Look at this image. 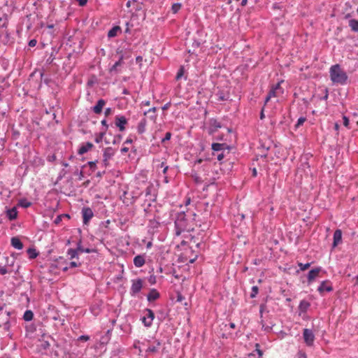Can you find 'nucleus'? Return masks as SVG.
<instances>
[{"label": "nucleus", "instance_id": "nucleus-3", "mask_svg": "<svg viewBox=\"0 0 358 358\" xmlns=\"http://www.w3.org/2000/svg\"><path fill=\"white\" fill-rule=\"evenodd\" d=\"M143 280L141 278H136L131 280V286L130 288V295L136 296L142 289Z\"/></svg>", "mask_w": 358, "mask_h": 358}, {"label": "nucleus", "instance_id": "nucleus-32", "mask_svg": "<svg viewBox=\"0 0 358 358\" xmlns=\"http://www.w3.org/2000/svg\"><path fill=\"white\" fill-rule=\"evenodd\" d=\"M180 8H181V3H173L171 6V11L173 12V13H177Z\"/></svg>", "mask_w": 358, "mask_h": 358}, {"label": "nucleus", "instance_id": "nucleus-13", "mask_svg": "<svg viewBox=\"0 0 358 358\" xmlns=\"http://www.w3.org/2000/svg\"><path fill=\"white\" fill-rule=\"evenodd\" d=\"M106 105V101L101 99L98 100L96 104L92 108V110L96 114H100L102 112L103 106Z\"/></svg>", "mask_w": 358, "mask_h": 358}, {"label": "nucleus", "instance_id": "nucleus-55", "mask_svg": "<svg viewBox=\"0 0 358 358\" xmlns=\"http://www.w3.org/2000/svg\"><path fill=\"white\" fill-rule=\"evenodd\" d=\"M297 356H298V358H307L306 353L301 352V351L299 352Z\"/></svg>", "mask_w": 358, "mask_h": 358}, {"label": "nucleus", "instance_id": "nucleus-11", "mask_svg": "<svg viewBox=\"0 0 358 358\" xmlns=\"http://www.w3.org/2000/svg\"><path fill=\"white\" fill-rule=\"evenodd\" d=\"M93 147L94 145L90 142L83 143L80 145L79 149L78 150V154L79 155H83L90 150Z\"/></svg>", "mask_w": 358, "mask_h": 358}, {"label": "nucleus", "instance_id": "nucleus-8", "mask_svg": "<svg viewBox=\"0 0 358 358\" xmlns=\"http://www.w3.org/2000/svg\"><path fill=\"white\" fill-rule=\"evenodd\" d=\"M321 267H316L315 268L311 269L307 275L308 283L311 284L319 275L320 272L321 271Z\"/></svg>", "mask_w": 358, "mask_h": 358}, {"label": "nucleus", "instance_id": "nucleus-37", "mask_svg": "<svg viewBox=\"0 0 358 358\" xmlns=\"http://www.w3.org/2000/svg\"><path fill=\"white\" fill-rule=\"evenodd\" d=\"M19 205L23 208H28L30 206L31 203L26 199H21L19 202Z\"/></svg>", "mask_w": 358, "mask_h": 358}, {"label": "nucleus", "instance_id": "nucleus-20", "mask_svg": "<svg viewBox=\"0 0 358 358\" xmlns=\"http://www.w3.org/2000/svg\"><path fill=\"white\" fill-rule=\"evenodd\" d=\"M114 155L113 149L111 147H108L103 150V158H105V161H109Z\"/></svg>", "mask_w": 358, "mask_h": 358}, {"label": "nucleus", "instance_id": "nucleus-14", "mask_svg": "<svg viewBox=\"0 0 358 358\" xmlns=\"http://www.w3.org/2000/svg\"><path fill=\"white\" fill-rule=\"evenodd\" d=\"M160 295L156 289H151L147 295V299L149 302H152L159 298Z\"/></svg>", "mask_w": 358, "mask_h": 358}, {"label": "nucleus", "instance_id": "nucleus-64", "mask_svg": "<svg viewBox=\"0 0 358 358\" xmlns=\"http://www.w3.org/2000/svg\"><path fill=\"white\" fill-rule=\"evenodd\" d=\"M169 169V166H164V167L163 168V173L164 174H166L167 171Z\"/></svg>", "mask_w": 358, "mask_h": 358}, {"label": "nucleus", "instance_id": "nucleus-23", "mask_svg": "<svg viewBox=\"0 0 358 358\" xmlns=\"http://www.w3.org/2000/svg\"><path fill=\"white\" fill-rule=\"evenodd\" d=\"M310 306V304L308 301L306 300H302L301 301L299 305V310L301 313H306L308 310Z\"/></svg>", "mask_w": 358, "mask_h": 358}, {"label": "nucleus", "instance_id": "nucleus-25", "mask_svg": "<svg viewBox=\"0 0 358 358\" xmlns=\"http://www.w3.org/2000/svg\"><path fill=\"white\" fill-rule=\"evenodd\" d=\"M349 27L351 30L355 32H358V20L355 19H350L349 20Z\"/></svg>", "mask_w": 358, "mask_h": 358}, {"label": "nucleus", "instance_id": "nucleus-5", "mask_svg": "<svg viewBox=\"0 0 358 358\" xmlns=\"http://www.w3.org/2000/svg\"><path fill=\"white\" fill-rule=\"evenodd\" d=\"M149 345L146 350L147 353H157L159 352V348L162 345V342L159 339H153L152 341H148Z\"/></svg>", "mask_w": 358, "mask_h": 358}, {"label": "nucleus", "instance_id": "nucleus-35", "mask_svg": "<svg viewBox=\"0 0 358 358\" xmlns=\"http://www.w3.org/2000/svg\"><path fill=\"white\" fill-rule=\"evenodd\" d=\"M46 27H48L50 31H48V34H51V35H57L58 31H57V29H55V25L53 24H50V25H47Z\"/></svg>", "mask_w": 358, "mask_h": 358}, {"label": "nucleus", "instance_id": "nucleus-45", "mask_svg": "<svg viewBox=\"0 0 358 358\" xmlns=\"http://www.w3.org/2000/svg\"><path fill=\"white\" fill-rule=\"evenodd\" d=\"M343 125H344L345 127H348V126H349V123H350V121H349L348 117L344 115V116L343 117Z\"/></svg>", "mask_w": 358, "mask_h": 358}, {"label": "nucleus", "instance_id": "nucleus-4", "mask_svg": "<svg viewBox=\"0 0 358 358\" xmlns=\"http://www.w3.org/2000/svg\"><path fill=\"white\" fill-rule=\"evenodd\" d=\"M144 316L141 318V321L145 327H150L155 319V313L151 309L146 308L144 310Z\"/></svg>", "mask_w": 358, "mask_h": 358}, {"label": "nucleus", "instance_id": "nucleus-30", "mask_svg": "<svg viewBox=\"0 0 358 358\" xmlns=\"http://www.w3.org/2000/svg\"><path fill=\"white\" fill-rule=\"evenodd\" d=\"M27 254L31 259H34L37 257L38 254L35 249L34 248H29L27 250Z\"/></svg>", "mask_w": 358, "mask_h": 358}, {"label": "nucleus", "instance_id": "nucleus-21", "mask_svg": "<svg viewBox=\"0 0 358 358\" xmlns=\"http://www.w3.org/2000/svg\"><path fill=\"white\" fill-rule=\"evenodd\" d=\"M147 125V120L145 118H143L138 122L137 126V131L138 134H142L145 131V128Z\"/></svg>", "mask_w": 358, "mask_h": 358}, {"label": "nucleus", "instance_id": "nucleus-2", "mask_svg": "<svg viewBox=\"0 0 358 358\" xmlns=\"http://www.w3.org/2000/svg\"><path fill=\"white\" fill-rule=\"evenodd\" d=\"M192 229L193 228L189 225L185 213L180 212L178 213L175 220L176 235L180 236L182 232L189 231Z\"/></svg>", "mask_w": 358, "mask_h": 358}, {"label": "nucleus", "instance_id": "nucleus-26", "mask_svg": "<svg viewBox=\"0 0 358 358\" xmlns=\"http://www.w3.org/2000/svg\"><path fill=\"white\" fill-rule=\"evenodd\" d=\"M78 252L77 250V248L76 249L70 248L67 251V255L71 259H73L74 258H78Z\"/></svg>", "mask_w": 358, "mask_h": 358}, {"label": "nucleus", "instance_id": "nucleus-48", "mask_svg": "<svg viewBox=\"0 0 358 358\" xmlns=\"http://www.w3.org/2000/svg\"><path fill=\"white\" fill-rule=\"evenodd\" d=\"M7 273H8V270L6 267H4V266L0 267V274L1 275H5Z\"/></svg>", "mask_w": 358, "mask_h": 358}, {"label": "nucleus", "instance_id": "nucleus-22", "mask_svg": "<svg viewBox=\"0 0 358 358\" xmlns=\"http://www.w3.org/2000/svg\"><path fill=\"white\" fill-rule=\"evenodd\" d=\"M11 245L17 250H22L23 248V244L17 237H13L11 238Z\"/></svg>", "mask_w": 358, "mask_h": 358}, {"label": "nucleus", "instance_id": "nucleus-17", "mask_svg": "<svg viewBox=\"0 0 358 358\" xmlns=\"http://www.w3.org/2000/svg\"><path fill=\"white\" fill-rule=\"evenodd\" d=\"M342 240V231L340 229H336L334 233V242L333 247H336Z\"/></svg>", "mask_w": 358, "mask_h": 358}, {"label": "nucleus", "instance_id": "nucleus-15", "mask_svg": "<svg viewBox=\"0 0 358 358\" xmlns=\"http://www.w3.org/2000/svg\"><path fill=\"white\" fill-rule=\"evenodd\" d=\"M123 59L124 57L123 55H121L118 59L109 69V72L110 73H119L118 67L120 66L123 64Z\"/></svg>", "mask_w": 358, "mask_h": 358}, {"label": "nucleus", "instance_id": "nucleus-57", "mask_svg": "<svg viewBox=\"0 0 358 358\" xmlns=\"http://www.w3.org/2000/svg\"><path fill=\"white\" fill-rule=\"evenodd\" d=\"M111 111H112V110H111V108H107L105 110V112H104L105 115H106V116L109 115L111 113Z\"/></svg>", "mask_w": 358, "mask_h": 358}, {"label": "nucleus", "instance_id": "nucleus-24", "mask_svg": "<svg viewBox=\"0 0 358 358\" xmlns=\"http://www.w3.org/2000/svg\"><path fill=\"white\" fill-rule=\"evenodd\" d=\"M7 217L10 220H15L17 216V212L15 208H10L6 212Z\"/></svg>", "mask_w": 358, "mask_h": 358}, {"label": "nucleus", "instance_id": "nucleus-59", "mask_svg": "<svg viewBox=\"0 0 358 358\" xmlns=\"http://www.w3.org/2000/svg\"><path fill=\"white\" fill-rule=\"evenodd\" d=\"M125 33H130V25L129 22L126 23V29H125Z\"/></svg>", "mask_w": 358, "mask_h": 358}, {"label": "nucleus", "instance_id": "nucleus-28", "mask_svg": "<svg viewBox=\"0 0 358 358\" xmlns=\"http://www.w3.org/2000/svg\"><path fill=\"white\" fill-rule=\"evenodd\" d=\"M63 218H66L67 220L70 219V216L68 214H61L57 216V217L54 220V223L55 224H59Z\"/></svg>", "mask_w": 358, "mask_h": 358}, {"label": "nucleus", "instance_id": "nucleus-36", "mask_svg": "<svg viewBox=\"0 0 358 358\" xmlns=\"http://www.w3.org/2000/svg\"><path fill=\"white\" fill-rule=\"evenodd\" d=\"M310 264H311L310 263H306V264H303L301 262L298 263V266L300 268V271H303L308 269L310 266Z\"/></svg>", "mask_w": 358, "mask_h": 358}, {"label": "nucleus", "instance_id": "nucleus-18", "mask_svg": "<svg viewBox=\"0 0 358 358\" xmlns=\"http://www.w3.org/2000/svg\"><path fill=\"white\" fill-rule=\"evenodd\" d=\"M122 32V29L120 26H114L113 28H111L108 32V38H113L117 36L119 34Z\"/></svg>", "mask_w": 358, "mask_h": 358}, {"label": "nucleus", "instance_id": "nucleus-49", "mask_svg": "<svg viewBox=\"0 0 358 358\" xmlns=\"http://www.w3.org/2000/svg\"><path fill=\"white\" fill-rule=\"evenodd\" d=\"M101 124L105 127V129L103 131H106V130L108 128V124H107L106 120L104 119V120H101Z\"/></svg>", "mask_w": 358, "mask_h": 358}, {"label": "nucleus", "instance_id": "nucleus-46", "mask_svg": "<svg viewBox=\"0 0 358 358\" xmlns=\"http://www.w3.org/2000/svg\"><path fill=\"white\" fill-rule=\"evenodd\" d=\"M80 265V263H78L76 262H71L69 263V267L70 268H76Z\"/></svg>", "mask_w": 358, "mask_h": 358}, {"label": "nucleus", "instance_id": "nucleus-7", "mask_svg": "<svg viewBox=\"0 0 358 358\" xmlns=\"http://www.w3.org/2000/svg\"><path fill=\"white\" fill-rule=\"evenodd\" d=\"M82 216H83V222L84 224H87L90 220L94 216V213L90 207H84L82 208Z\"/></svg>", "mask_w": 358, "mask_h": 358}, {"label": "nucleus", "instance_id": "nucleus-39", "mask_svg": "<svg viewBox=\"0 0 358 358\" xmlns=\"http://www.w3.org/2000/svg\"><path fill=\"white\" fill-rule=\"evenodd\" d=\"M172 134L171 132H166L165 136L162 139V143H164L167 141H169L171 138Z\"/></svg>", "mask_w": 358, "mask_h": 358}, {"label": "nucleus", "instance_id": "nucleus-51", "mask_svg": "<svg viewBox=\"0 0 358 358\" xmlns=\"http://www.w3.org/2000/svg\"><path fill=\"white\" fill-rule=\"evenodd\" d=\"M171 103L169 101V102L166 103V104H164V105L162 106V109L163 110H168V109L169 108V107L171 106Z\"/></svg>", "mask_w": 358, "mask_h": 358}, {"label": "nucleus", "instance_id": "nucleus-12", "mask_svg": "<svg viewBox=\"0 0 358 358\" xmlns=\"http://www.w3.org/2000/svg\"><path fill=\"white\" fill-rule=\"evenodd\" d=\"M145 263V255H138L134 258V264L136 267H142Z\"/></svg>", "mask_w": 358, "mask_h": 358}, {"label": "nucleus", "instance_id": "nucleus-34", "mask_svg": "<svg viewBox=\"0 0 358 358\" xmlns=\"http://www.w3.org/2000/svg\"><path fill=\"white\" fill-rule=\"evenodd\" d=\"M184 67L183 66H180L179 70L178 71V73L176 74V79L177 80H180V78H182L184 76Z\"/></svg>", "mask_w": 358, "mask_h": 358}, {"label": "nucleus", "instance_id": "nucleus-40", "mask_svg": "<svg viewBox=\"0 0 358 358\" xmlns=\"http://www.w3.org/2000/svg\"><path fill=\"white\" fill-rule=\"evenodd\" d=\"M88 165L90 166V168L92 170V171H94L96 168V161H92V162H88Z\"/></svg>", "mask_w": 358, "mask_h": 358}, {"label": "nucleus", "instance_id": "nucleus-41", "mask_svg": "<svg viewBox=\"0 0 358 358\" xmlns=\"http://www.w3.org/2000/svg\"><path fill=\"white\" fill-rule=\"evenodd\" d=\"M277 93L278 92L275 90V89H273V88H271V90H269L268 94L271 97H275L277 96Z\"/></svg>", "mask_w": 358, "mask_h": 358}, {"label": "nucleus", "instance_id": "nucleus-61", "mask_svg": "<svg viewBox=\"0 0 358 358\" xmlns=\"http://www.w3.org/2000/svg\"><path fill=\"white\" fill-rule=\"evenodd\" d=\"M55 159H56V156H55V155H51V156H49V157H48V160L49 162H53V161H55Z\"/></svg>", "mask_w": 358, "mask_h": 358}, {"label": "nucleus", "instance_id": "nucleus-53", "mask_svg": "<svg viewBox=\"0 0 358 358\" xmlns=\"http://www.w3.org/2000/svg\"><path fill=\"white\" fill-rule=\"evenodd\" d=\"M80 6H84L87 4V0H76Z\"/></svg>", "mask_w": 358, "mask_h": 358}, {"label": "nucleus", "instance_id": "nucleus-60", "mask_svg": "<svg viewBox=\"0 0 358 358\" xmlns=\"http://www.w3.org/2000/svg\"><path fill=\"white\" fill-rule=\"evenodd\" d=\"M142 61H143V57H141V56H137V57H136V63H139V64H141V63L142 62Z\"/></svg>", "mask_w": 358, "mask_h": 358}, {"label": "nucleus", "instance_id": "nucleus-19", "mask_svg": "<svg viewBox=\"0 0 358 358\" xmlns=\"http://www.w3.org/2000/svg\"><path fill=\"white\" fill-rule=\"evenodd\" d=\"M211 148L214 152L225 151V150L228 148L227 144L219 143H213L211 145Z\"/></svg>", "mask_w": 358, "mask_h": 358}, {"label": "nucleus", "instance_id": "nucleus-27", "mask_svg": "<svg viewBox=\"0 0 358 358\" xmlns=\"http://www.w3.org/2000/svg\"><path fill=\"white\" fill-rule=\"evenodd\" d=\"M77 250L79 253H91L92 252V250L90 248H84L81 245V241H80L77 244Z\"/></svg>", "mask_w": 358, "mask_h": 358}, {"label": "nucleus", "instance_id": "nucleus-63", "mask_svg": "<svg viewBox=\"0 0 358 358\" xmlns=\"http://www.w3.org/2000/svg\"><path fill=\"white\" fill-rule=\"evenodd\" d=\"M132 142H133L132 139H131V138H127V139L124 141V144H129V143H131Z\"/></svg>", "mask_w": 358, "mask_h": 358}, {"label": "nucleus", "instance_id": "nucleus-33", "mask_svg": "<svg viewBox=\"0 0 358 358\" xmlns=\"http://www.w3.org/2000/svg\"><path fill=\"white\" fill-rule=\"evenodd\" d=\"M259 292V288L257 286H253L252 287V289H251V292H250V298L253 299V298H255L256 296L257 295Z\"/></svg>", "mask_w": 358, "mask_h": 358}, {"label": "nucleus", "instance_id": "nucleus-31", "mask_svg": "<svg viewBox=\"0 0 358 358\" xmlns=\"http://www.w3.org/2000/svg\"><path fill=\"white\" fill-rule=\"evenodd\" d=\"M105 134H106V131H102V132H100L99 134H98L95 137V139H94L95 142L96 143H101L103 141V138L105 136Z\"/></svg>", "mask_w": 358, "mask_h": 358}, {"label": "nucleus", "instance_id": "nucleus-38", "mask_svg": "<svg viewBox=\"0 0 358 358\" xmlns=\"http://www.w3.org/2000/svg\"><path fill=\"white\" fill-rule=\"evenodd\" d=\"M306 120V117H300L297 120V122L296 124V127H299L300 126H301L305 122Z\"/></svg>", "mask_w": 358, "mask_h": 358}, {"label": "nucleus", "instance_id": "nucleus-50", "mask_svg": "<svg viewBox=\"0 0 358 358\" xmlns=\"http://www.w3.org/2000/svg\"><path fill=\"white\" fill-rule=\"evenodd\" d=\"M259 347V344L257 343L256 344V351L257 352V354L259 355V357H262V355H263V352L261 350H259L258 348Z\"/></svg>", "mask_w": 358, "mask_h": 358}, {"label": "nucleus", "instance_id": "nucleus-62", "mask_svg": "<svg viewBox=\"0 0 358 358\" xmlns=\"http://www.w3.org/2000/svg\"><path fill=\"white\" fill-rule=\"evenodd\" d=\"M271 99V97L268 94L265 99V105L270 101V99Z\"/></svg>", "mask_w": 358, "mask_h": 358}, {"label": "nucleus", "instance_id": "nucleus-29", "mask_svg": "<svg viewBox=\"0 0 358 358\" xmlns=\"http://www.w3.org/2000/svg\"><path fill=\"white\" fill-rule=\"evenodd\" d=\"M34 314L31 310H26L23 315V319L25 321H31L33 319Z\"/></svg>", "mask_w": 358, "mask_h": 358}, {"label": "nucleus", "instance_id": "nucleus-10", "mask_svg": "<svg viewBox=\"0 0 358 358\" xmlns=\"http://www.w3.org/2000/svg\"><path fill=\"white\" fill-rule=\"evenodd\" d=\"M127 124V120L124 116L117 115L115 117V125L120 131L125 129V125Z\"/></svg>", "mask_w": 358, "mask_h": 358}, {"label": "nucleus", "instance_id": "nucleus-16", "mask_svg": "<svg viewBox=\"0 0 358 358\" xmlns=\"http://www.w3.org/2000/svg\"><path fill=\"white\" fill-rule=\"evenodd\" d=\"M216 96L218 101H227L230 98V94L228 91L218 90Z\"/></svg>", "mask_w": 358, "mask_h": 358}, {"label": "nucleus", "instance_id": "nucleus-44", "mask_svg": "<svg viewBox=\"0 0 358 358\" xmlns=\"http://www.w3.org/2000/svg\"><path fill=\"white\" fill-rule=\"evenodd\" d=\"M283 82V80H280L278 82V83L273 85L271 88L275 89V91L281 90L280 84Z\"/></svg>", "mask_w": 358, "mask_h": 358}, {"label": "nucleus", "instance_id": "nucleus-42", "mask_svg": "<svg viewBox=\"0 0 358 358\" xmlns=\"http://www.w3.org/2000/svg\"><path fill=\"white\" fill-rule=\"evenodd\" d=\"M224 152H225V151H222V152H220V153H218V154L217 155V159L219 162H221V161L224 159V156H225V155H224Z\"/></svg>", "mask_w": 358, "mask_h": 358}, {"label": "nucleus", "instance_id": "nucleus-56", "mask_svg": "<svg viewBox=\"0 0 358 358\" xmlns=\"http://www.w3.org/2000/svg\"><path fill=\"white\" fill-rule=\"evenodd\" d=\"M120 151H121V153L125 154L129 151V148L127 147L124 146L121 148Z\"/></svg>", "mask_w": 358, "mask_h": 358}, {"label": "nucleus", "instance_id": "nucleus-1", "mask_svg": "<svg viewBox=\"0 0 358 358\" xmlns=\"http://www.w3.org/2000/svg\"><path fill=\"white\" fill-rule=\"evenodd\" d=\"M329 75L331 80L335 84L344 85L347 84L348 75L341 69L339 64H334L329 69Z\"/></svg>", "mask_w": 358, "mask_h": 358}, {"label": "nucleus", "instance_id": "nucleus-54", "mask_svg": "<svg viewBox=\"0 0 358 358\" xmlns=\"http://www.w3.org/2000/svg\"><path fill=\"white\" fill-rule=\"evenodd\" d=\"M156 110H157L156 107H152V108H150L148 110L144 112V115H146L148 113H151V112L155 113L156 112Z\"/></svg>", "mask_w": 358, "mask_h": 358}, {"label": "nucleus", "instance_id": "nucleus-9", "mask_svg": "<svg viewBox=\"0 0 358 358\" xmlns=\"http://www.w3.org/2000/svg\"><path fill=\"white\" fill-rule=\"evenodd\" d=\"M333 290V287L330 281L329 280H324L322 281L320 286L317 288V291L320 292V294H322V293L326 292H331Z\"/></svg>", "mask_w": 358, "mask_h": 358}, {"label": "nucleus", "instance_id": "nucleus-52", "mask_svg": "<svg viewBox=\"0 0 358 358\" xmlns=\"http://www.w3.org/2000/svg\"><path fill=\"white\" fill-rule=\"evenodd\" d=\"M37 43V41L35 40V39H31L29 42V46L30 47H34Z\"/></svg>", "mask_w": 358, "mask_h": 358}, {"label": "nucleus", "instance_id": "nucleus-6", "mask_svg": "<svg viewBox=\"0 0 358 358\" xmlns=\"http://www.w3.org/2000/svg\"><path fill=\"white\" fill-rule=\"evenodd\" d=\"M303 336L304 338V341L307 345H313L315 340V335L311 329H304L303 332Z\"/></svg>", "mask_w": 358, "mask_h": 358}, {"label": "nucleus", "instance_id": "nucleus-58", "mask_svg": "<svg viewBox=\"0 0 358 358\" xmlns=\"http://www.w3.org/2000/svg\"><path fill=\"white\" fill-rule=\"evenodd\" d=\"M152 188V186H148L146 188V189H145V194H146V196H148V194H150Z\"/></svg>", "mask_w": 358, "mask_h": 358}, {"label": "nucleus", "instance_id": "nucleus-47", "mask_svg": "<svg viewBox=\"0 0 358 358\" xmlns=\"http://www.w3.org/2000/svg\"><path fill=\"white\" fill-rule=\"evenodd\" d=\"M212 126L213 127H215V129H217V128H220L221 127V124L219 122H217V120H214L213 122L212 123Z\"/></svg>", "mask_w": 358, "mask_h": 358}, {"label": "nucleus", "instance_id": "nucleus-43", "mask_svg": "<svg viewBox=\"0 0 358 358\" xmlns=\"http://www.w3.org/2000/svg\"><path fill=\"white\" fill-rule=\"evenodd\" d=\"M90 339V336L87 335H82L78 337V341H87Z\"/></svg>", "mask_w": 358, "mask_h": 358}]
</instances>
